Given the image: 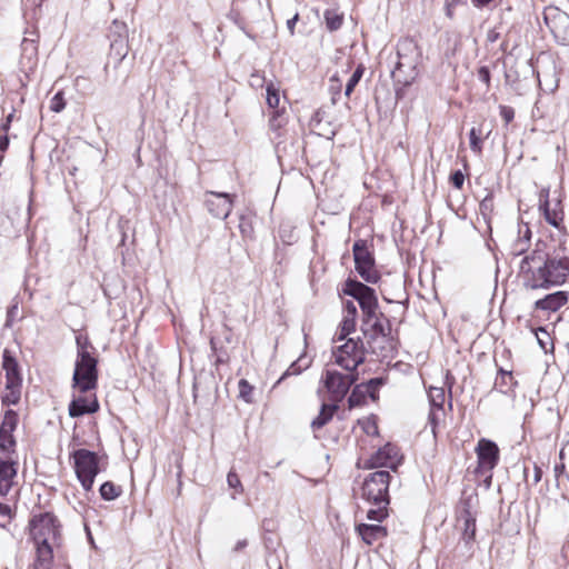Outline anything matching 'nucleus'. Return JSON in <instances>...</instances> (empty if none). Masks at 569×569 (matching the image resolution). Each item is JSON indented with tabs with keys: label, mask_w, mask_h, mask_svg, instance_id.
<instances>
[{
	"label": "nucleus",
	"mask_w": 569,
	"mask_h": 569,
	"mask_svg": "<svg viewBox=\"0 0 569 569\" xmlns=\"http://www.w3.org/2000/svg\"><path fill=\"white\" fill-rule=\"evenodd\" d=\"M562 249L549 252L547 243L538 241L535 249L520 262L519 276L526 289L548 290L563 284L569 277V257Z\"/></svg>",
	"instance_id": "f257e3e1"
},
{
	"label": "nucleus",
	"mask_w": 569,
	"mask_h": 569,
	"mask_svg": "<svg viewBox=\"0 0 569 569\" xmlns=\"http://www.w3.org/2000/svg\"><path fill=\"white\" fill-rule=\"evenodd\" d=\"M391 475L389 471L379 470L371 472L362 483V498L371 503L367 511L368 520L381 522L389 516V485Z\"/></svg>",
	"instance_id": "f03ea898"
},
{
	"label": "nucleus",
	"mask_w": 569,
	"mask_h": 569,
	"mask_svg": "<svg viewBox=\"0 0 569 569\" xmlns=\"http://www.w3.org/2000/svg\"><path fill=\"white\" fill-rule=\"evenodd\" d=\"M77 360L72 376V388L81 393L94 390L98 385V360L90 352L88 338L77 337Z\"/></svg>",
	"instance_id": "7ed1b4c3"
},
{
	"label": "nucleus",
	"mask_w": 569,
	"mask_h": 569,
	"mask_svg": "<svg viewBox=\"0 0 569 569\" xmlns=\"http://www.w3.org/2000/svg\"><path fill=\"white\" fill-rule=\"evenodd\" d=\"M421 51L412 39H402L397 44V61L391 71L396 83L410 86L418 77Z\"/></svg>",
	"instance_id": "20e7f679"
},
{
	"label": "nucleus",
	"mask_w": 569,
	"mask_h": 569,
	"mask_svg": "<svg viewBox=\"0 0 569 569\" xmlns=\"http://www.w3.org/2000/svg\"><path fill=\"white\" fill-rule=\"evenodd\" d=\"M343 293L356 299L362 311L363 319H372L379 310L376 291L369 286L352 279L345 282Z\"/></svg>",
	"instance_id": "39448f33"
},
{
	"label": "nucleus",
	"mask_w": 569,
	"mask_h": 569,
	"mask_svg": "<svg viewBox=\"0 0 569 569\" xmlns=\"http://www.w3.org/2000/svg\"><path fill=\"white\" fill-rule=\"evenodd\" d=\"M30 535L34 542L61 545L58 520L49 512L40 513L31 519Z\"/></svg>",
	"instance_id": "423d86ee"
},
{
	"label": "nucleus",
	"mask_w": 569,
	"mask_h": 569,
	"mask_svg": "<svg viewBox=\"0 0 569 569\" xmlns=\"http://www.w3.org/2000/svg\"><path fill=\"white\" fill-rule=\"evenodd\" d=\"M74 471L78 480L86 491L93 487L94 478L99 473V458L96 452L88 449H78L72 455Z\"/></svg>",
	"instance_id": "0eeeda50"
},
{
	"label": "nucleus",
	"mask_w": 569,
	"mask_h": 569,
	"mask_svg": "<svg viewBox=\"0 0 569 569\" xmlns=\"http://www.w3.org/2000/svg\"><path fill=\"white\" fill-rule=\"evenodd\" d=\"M355 268L358 274L369 283H376L380 279V273L376 268V261L372 251L369 249L367 240L359 239L352 246Z\"/></svg>",
	"instance_id": "6e6552de"
},
{
	"label": "nucleus",
	"mask_w": 569,
	"mask_h": 569,
	"mask_svg": "<svg viewBox=\"0 0 569 569\" xmlns=\"http://www.w3.org/2000/svg\"><path fill=\"white\" fill-rule=\"evenodd\" d=\"M335 362L347 371L356 372L365 361V349L360 338H349L333 350Z\"/></svg>",
	"instance_id": "1a4fd4ad"
},
{
	"label": "nucleus",
	"mask_w": 569,
	"mask_h": 569,
	"mask_svg": "<svg viewBox=\"0 0 569 569\" xmlns=\"http://www.w3.org/2000/svg\"><path fill=\"white\" fill-rule=\"evenodd\" d=\"M358 380V373L348 371L341 373L336 370H326L323 376V385L330 393V399L333 402L341 401L348 393L350 387Z\"/></svg>",
	"instance_id": "9d476101"
},
{
	"label": "nucleus",
	"mask_w": 569,
	"mask_h": 569,
	"mask_svg": "<svg viewBox=\"0 0 569 569\" xmlns=\"http://www.w3.org/2000/svg\"><path fill=\"white\" fill-rule=\"evenodd\" d=\"M108 37L110 39V57L120 63L129 52L127 24L113 20Z\"/></svg>",
	"instance_id": "9b49d317"
},
{
	"label": "nucleus",
	"mask_w": 569,
	"mask_h": 569,
	"mask_svg": "<svg viewBox=\"0 0 569 569\" xmlns=\"http://www.w3.org/2000/svg\"><path fill=\"white\" fill-rule=\"evenodd\" d=\"M539 210L550 226L558 230H565L562 202L558 198L549 199L548 190H542L540 193Z\"/></svg>",
	"instance_id": "f8f14e48"
},
{
	"label": "nucleus",
	"mask_w": 569,
	"mask_h": 569,
	"mask_svg": "<svg viewBox=\"0 0 569 569\" xmlns=\"http://www.w3.org/2000/svg\"><path fill=\"white\" fill-rule=\"evenodd\" d=\"M19 422L18 412L8 409L4 411L2 421L0 423V450L4 453L14 451L16 439L13 432L16 431Z\"/></svg>",
	"instance_id": "ddd939ff"
},
{
	"label": "nucleus",
	"mask_w": 569,
	"mask_h": 569,
	"mask_svg": "<svg viewBox=\"0 0 569 569\" xmlns=\"http://www.w3.org/2000/svg\"><path fill=\"white\" fill-rule=\"evenodd\" d=\"M478 465L480 469L491 471L499 461V448L492 440L481 438L476 447Z\"/></svg>",
	"instance_id": "4468645a"
},
{
	"label": "nucleus",
	"mask_w": 569,
	"mask_h": 569,
	"mask_svg": "<svg viewBox=\"0 0 569 569\" xmlns=\"http://www.w3.org/2000/svg\"><path fill=\"white\" fill-rule=\"evenodd\" d=\"M401 459L398 447L393 443H387L371 456L369 463L371 468L388 467L396 470Z\"/></svg>",
	"instance_id": "2eb2a0df"
},
{
	"label": "nucleus",
	"mask_w": 569,
	"mask_h": 569,
	"mask_svg": "<svg viewBox=\"0 0 569 569\" xmlns=\"http://www.w3.org/2000/svg\"><path fill=\"white\" fill-rule=\"evenodd\" d=\"M208 194L212 197V199L206 200L209 212L216 218L227 219L232 211L233 196L214 191H209Z\"/></svg>",
	"instance_id": "dca6fc26"
},
{
	"label": "nucleus",
	"mask_w": 569,
	"mask_h": 569,
	"mask_svg": "<svg viewBox=\"0 0 569 569\" xmlns=\"http://www.w3.org/2000/svg\"><path fill=\"white\" fill-rule=\"evenodd\" d=\"M27 34L21 41V64L32 69L38 59L39 34L37 31H27Z\"/></svg>",
	"instance_id": "f3484780"
},
{
	"label": "nucleus",
	"mask_w": 569,
	"mask_h": 569,
	"mask_svg": "<svg viewBox=\"0 0 569 569\" xmlns=\"http://www.w3.org/2000/svg\"><path fill=\"white\" fill-rule=\"evenodd\" d=\"M569 293L567 291H556L538 299L533 308L547 312H557L568 303Z\"/></svg>",
	"instance_id": "a211bd4d"
},
{
	"label": "nucleus",
	"mask_w": 569,
	"mask_h": 569,
	"mask_svg": "<svg viewBox=\"0 0 569 569\" xmlns=\"http://www.w3.org/2000/svg\"><path fill=\"white\" fill-rule=\"evenodd\" d=\"M99 410V402L96 395L89 397L73 398L69 403V416L78 418L86 413H94Z\"/></svg>",
	"instance_id": "6ab92c4d"
},
{
	"label": "nucleus",
	"mask_w": 569,
	"mask_h": 569,
	"mask_svg": "<svg viewBox=\"0 0 569 569\" xmlns=\"http://www.w3.org/2000/svg\"><path fill=\"white\" fill-rule=\"evenodd\" d=\"M17 472V461L0 458V496H6L11 490Z\"/></svg>",
	"instance_id": "aec40b11"
},
{
	"label": "nucleus",
	"mask_w": 569,
	"mask_h": 569,
	"mask_svg": "<svg viewBox=\"0 0 569 569\" xmlns=\"http://www.w3.org/2000/svg\"><path fill=\"white\" fill-rule=\"evenodd\" d=\"M2 368L6 371V386H22L18 361L8 350L2 355Z\"/></svg>",
	"instance_id": "412c9836"
},
{
	"label": "nucleus",
	"mask_w": 569,
	"mask_h": 569,
	"mask_svg": "<svg viewBox=\"0 0 569 569\" xmlns=\"http://www.w3.org/2000/svg\"><path fill=\"white\" fill-rule=\"evenodd\" d=\"M357 532L361 537L362 541L371 546L375 542L387 537V528L380 525L360 523L357 526Z\"/></svg>",
	"instance_id": "4be33fe9"
},
{
	"label": "nucleus",
	"mask_w": 569,
	"mask_h": 569,
	"mask_svg": "<svg viewBox=\"0 0 569 569\" xmlns=\"http://www.w3.org/2000/svg\"><path fill=\"white\" fill-rule=\"evenodd\" d=\"M34 546L37 557L33 563V569H51L53 560V550L54 548L60 547V545L34 542Z\"/></svg>",
	"instance_id": "5701e85b"
},
{
	"label": "nucleus",
	"mask_w": 569,
	"mask_h": 569,
	"mask_svg": "<svg viewBox=\"0 0 569 569\" xmlns=\"http://www.w3.org/2000/svg\"><path fill=\"white\" fill-rule=\"evenodd\" d=\"M458 521H462L463 523L461 540L466 546H470L476 538V517L468 508H463L460 512Z\"/></svg>",
	"instance_id": "b1692460"
},
{
	"label": "nucleus",
	"mask_w": 569,
	"mask_h": 569,
	"mask_svg": "<svg viewBox=\"0 0 569 569\" xmlns=\"http://www.w3.org/2000/svg\"><path fill=\"white\" fill-rule=\"evenodd\" d=\"M363 325L369 326L372 330L373 337H387L390 335L391 326L389 319L379 310H377L376 317L368 320L363 319Z\"/></svg>",
	"instance_id": "393cba45"
},
{
	"label": "nucleus",
	"mask_w": 569,
	"mask_h": 569,
	"mask_svg": "<svg viewBox=\"0 0 569 569\" xmlns=\"http://www.w3.org/2000/svg\"><path fill=\"white\" fill-rule=\"evenodd\" d=\"M338 409V405H327L323 403L321 406L320 412L318 416L311 421V428L313 430L321 429L323 426H326L333 417L335 412Z\"/></svg>",
	"instance_id": "a878e982"
},
{
	"label": "nucleus",
	"mask_w": 569,
	"mask_h": 569,
	"mask_svg": "<svg viewBox=\"0 0 569 569\" xmlns=\"http://www.w3.org/2000/svg\"><path fill=\"white\" fill-rule=\"evenodd\" d=\"M430 409L443 410L446 392L443 388L430 387L428 391Z\"/></svg>",
	"instance_id": "bb28decb"
},
{
	"label": "nucleus",
	"mask_w": 569,
	"mask_h": 569,
	"mask_svg": "<svg viewBox=\"0 0 569 569\" xmlns=\"http://www.w3.org/2000/svg\"><path fill=\"white\" fill-rule=\"evenodd\" d=\"M517 382L513 381V377L511 371H506L503 369L499 370V376L496 378V387L502 392L507 393L512 390V387Z\"/></svg>",
	"instance_id": "cd10ccee"
},
{
	"label": "nucleus",
	"mask_w": 569,
	"mask_h": 569,
	"mask_svg": "<svg viewBox=\"0 0 569 569\" xmlns=\"http://www.w3.org/2000/svg\"><path fill=\"white\" fill-rule=\"evenodd\" d=\"M356 319L357 316L343 315L339 332L337 333V341L345 340L347 336L356 330Z\"/></svg>",
	"instance_id": "c85d7f7f"
},
{
	"label": "nucleus",
	"mask_w": 569,
	"mask_h": 569,
	"mask_svg": "<svg viewBox=\"0 0 569 569\" xmlns=\"http://www.w3.org/2000/svg\"><path fill=\"white\" fill-rule=\"evenodd\" d=\"M325 22L329 31H337L341 28L343 22V14L339 13L338 10L328 9L325 11Z\"/></svg>",
	"instance_id": "c756f323"
},
{
	"label": "nucleus",
	"mask_w": 569,
	"mask_h": 569,
	"mask_svg": "<svg viewBox=\"0 0 569 569\" xmlns=\"http://www.w3.org/2000/svg\"><path fill=\"white\" fill-rule=\"evenodd\" d=\"M22 386H6V392L1 396L3 406L17 405L21 398Z\"/></svg>",
	"instance_id": "7c9ffc66"
},
{
	"label": "nucleus",
	"mask_w": 569,
	"mask_h": 569,
	"mask_svg": "<svg viewBox=\"0 0 569 569\" xmlns=\"http://www.w3.org/2000/svg\"><path fill=\"white\" fill-rule=\"evenodd\" d=\"M99 491L103 500L111 501L117 499L121 495L122 489L121 487L116 486L111 481H106L104 483L101 485Z\"/></svg>",
	"instance_id": "2f4dec72"
},
{
	"label": "nucleus",
	"mask_w": 569,
	"mask_h": 569,
	"mask_svg": "<svg viewBox=\"0 0 569 569\" xmlns=\"http://www.w3.org/2000/svg\"><path fill=\"white\" fill-rule=\"evenodd\" d=\"M366 389L362 386L356 385L355 388L351 391V395L348 398V405L349 408L360 407L365 405L367 392L363 390Z\"/></svg>",
	"instance_id": "473e14b6"
},
{
	"label": "nucleus",
	"mask_w": 569,
	"mask_h": 569,
	"mask_svg": "<svg viewBox=\"0 0 569 569\" xmlns=\"http://www.w3.org/2000/svg\"><path fill=\"white\" fill-rule=\"evenodd\" d=\"M239 230L242 237L252 238L254 230L251 213H241L239 216Z\"/></svg>",
	"instance_id": "72a5a7b5"
},
{
	"label": "nucleus",
	"mask_w": 569,
	"mask_h": 569,
	"mask_svg": "<svg viewBox=\"0 0 569 569\" xmlns=\"http://www.w3.org/2000/svg\"><path fill=\"white\" fill-rule=\"evenodd\" d=\"M363 71H365V68L362 64H359L356 68V70L353 71V73L351 74V77L349 78V80L347 82L346 90H345L346 97H350L355 87L359 83L360 79L362 78Z\"/></svg>",
	"instance_id": "f704fd0d"
},
{
	"label": "nucleus",
	"mask_w": 569,
	"mask_h": 569,
	"mask_svg": "<svg viewBox=\"0 0 569 569\" xmlns=\"http://www.w3.org/2000/svg\"><path fill=\"white\" fill-rule=\"evenodd\" d=\"M382 385L381 378H372L368 382L359 383V386L365 387L363 389L367 392V396L370 397L372 400L378 399V389Z\"/></svg>",
	"instance_id": "c9c22d12"
},
{
	"label": "nucleus",
	"mask_w": 569,
	"mask_h": 569,
	"mask_svg": "<svg viewBox=\"0 0 569 569\" xmlns=\"http://www.w3.org/2000/svg\"><path fill=\"white\" fill-rule=\"evenodd\" d=\"M493 196L491 193H488L479 204L480 213L486 220H490L491 214L493 212Z\"/></svg>",
	"instance_id": "e433bc0d"
},
{
	"label": "nucleus",
	"mask_w": 569,
	"mask_h": 569,
	"mask_svg": "<svg viewBox=\"0 0 569 569\" xmlns=\"http://www.w3.org/2000/svg\"><path fill=\"white\" fill-rule=\"evenodd\" d=\"M358 423L360 425L363 432L368 436H378V425L375 419V417H368L362 420H359Z\"/></svg>",
	"instance_id": "4c0bfd02"
},
{
	"label": "nucleus",
	"mask_w": 569,
	"mask_h": 569,
	"mask_svg": "<svg viewBox=\"0 0 569 569\" xmlns=\"http://www.w3.org/2000/svg\"><path fill=\"white\" fill-rule=\"evenodd\" d=\"M238 390H239V398H241L247 403L252 402L253 388L246 379H241L238 382Z\"/></svg>",
	"instance_id": "58836bf2"
},
{
	"label": "nucleus",
	"mask_w": 569,
	"mask_h": 569,
	"mask_svg": "<svg viewBox=\"0 0 569 569\" xmlns=\"http://www.w3.org/2000/svg\"><path fill=\"white\" fill-rule=\"evenodd\" d=\"M530 229L526 226L523 237H520L513 244V253L520 256L528 249V242L530 240Z\"/></svg>",
	"instance_id": "ea45409f"
},
{
	"label": "nucleus",
	"mask_w": 569,
	"mask_h": 569,
	"mask_svg": "<svg viewBox=\"0 0 569 569\" xmlns=\"http://www.w3.org/2000/svg\"><path fill=\"white\" fill-rule=\"evenodd\" d=\"M280 102L279 91L272 83L267 86V103L270 108H278Z\"/></svg>",
	"instance_id": "a19ab883"
},
{
	"label": "nucleus",
	"mask_w": 569,
	"mask_h": 569,
	"mask_svg": "<svg viewBox=\"0 0 569 569\" xmlns=\"http://www.w3.org/2000/svg\"><path fill=\"white\" fill-rule=\"evenodd\" d=\"M470 148L473 152L480 153L482 150V140L476 128H471L469 132Z\"/></svg>",
	"instance_id": "79ce46f5"
},
{
	"label": "nucleus",
	"mask_w": 569,
	"mask_h": 569,
	"mask_svg": "<svg viewBox=\"0 0 569 569\" xmlns=\"http://www.w3.org/2000/svg\"><path fill=\"white\" fill-rule=\"evenodd\" d=\"M66 107V102L63 99V93L61 91L57 92L51 101H50V110L53 112H61Z\"/></svg>",
	"instance_id": "37998d69"
},
{
	"label": "nucleus",
	"mask_w": 569,
	"mask_h": 569,
	"mask_svg": "<svg viewBox=\"0 0 569 569\" xmlns=\"http://www.w3.org/2000/svg\"><path fill=\"white\" fill-rule=\"evenodd\" d=\"M227 482H228V486L232 489H236L238 493H242L243 492V486L240 481V478L239 476L230 470L228 476H227Z\"/></svg>",
	"instance_id": "c03bdc74"
},
{
	"label": "nucleus",
	"mask_w": 569,
	"mask_h": 569,
	"mask_svg": "<svg viewBox=\"0 0 569 569\" xmlns=\"http://www.w3.org/2000/svg\"><path fill=\"white\" fill-rule=\"evenodd\" d=\"M12 519V510L8 505L0 502V528H4Z\"/></svg>",
	"instance_id": "a18cd8bd"
},
{
	"label": "nucleus",
	"mask_w": 569,
	"mask_h": 569,
	"mask_svg": "<svg viewBox=\"0 0 569 569\" xmlns=\"http://www.w3.org/2000/svg\"><path fill=\"white\" fill-rule=\"evenodd\" d=\"M443 415H445L443 410L430 409L428 420H429V423L431 425L433 435H436V427L442 419Z\"/></svg>",
	"instance_id": "49530a36"
},
{
	"label": "nucleus",
	"mask_w": 569,
	"mask_h": 569,
	"mask_svg": "<svg viewBox=\"0 0 569 569\" xmlns=\"http://www.w3.org/2000/svg\"><path fill=\"white\" fill-rule=\"evenodd\" d=\"M500 116L505 120L506 123H509L515 118V110L511 107L508 106H500Z\"/></svg>",
	"instance_id": "de8ad7c7"
},
{
	"label": "nucleus",
	"mask_w": 569,
	"mask_h": 569,
	"mask_svg": "<svg viewBox=\"0 0 569 569\" xmlns=\"http://www.w3.org/2000/svg\"><path fill=\"white\" fill-rule=\"evenodd\" d=\"M450 181L455 188L461 189L465 182V176L460 170H457L450 176Z\"/></svg>",
	"instance_id": "09e8293b"
},
{
	"label": "nucleus",
	"mask_w": 569,
	"mask_h": 569,
	"mask_svg": "<svg viewBox=\"0 0 569 569\" xmlns=\"http://www.w3.org/2000/svg\"><path fill=\"white\" fill-rule=\"evenodd\" d=\"M478 79L483 82L487 88L490 86V70L488 67L482 66L478 70Z\"/></svg>",
	"instance_id": "8fccbe9b"
},
{
	"label": "nucleus",
	"mask_w": 569,
	"mask_h": 569,
	"mask_svg": "<svg viewBox=\"0 0 569 569\" xmlns=\"http://www.w3.org/2000/svg\"><path fill=\"white\" fill-rule=\"evenodd\" d=\"M559 458H560V461H566L567 462V466H568V475H567V477L569 478V440L561 448V450L559 452Z\"/></svg>",
	"instance_id": "3c124183"
},
{
	"label": "nucleus",
	"mask_w": 569,
	"mask_h": 569,
	"mask_svg": "<svg viewBox=\"0 0 569 569\" xmlns=\"http://www.w3.org/2000/svg\"><path fill=\"white\" fill-rule=\"evenodd\" d=\"M301 372V368L297 365V362L291 363V366L287 369V371L280 377L278 383L283 380L287 376L299 375Z\"/></svg>",
	"instance_id": "603ef678"
},
{
	"label": "nucleus",
	"mask_w": 569,
	"mask_h": 569,
	"mask_svg": "<svg viewBox=\"0 0 569 569\" xmlns=\"http://www.w3.org/2000/svg\"><path fill=\"white\" fill-rule=\"evenodd\" d=\"M343 315H349V316H357L358 315L357 307H356V305L352 301H347L345 303Z\"/></svg>",
	"instance_id": "864d4df0"
},
{
	"label": "nucleus",
	"mask_w": 569,
	"mask_h": 569,
	"mask_svg": "<svg viewBox=\"0 0 569 569\" xmlns=\"http://www.w3.org/2000/svg\"><path fill=\"white\" fill-rule=\"evenodd\" d=\"M298 20H299V14L296 13L291 19H289L287 21V28H288L290 34L295 33V26H296Z\"/></svg>",
	"instance_id": "5fc2aeb1"
},
{
	"label": "nucleus",
	"mask_w": 569,
	"mask_h": 569,
	"mask_svg": "<svg viewBox=\"0 0 569 569\" xmlns=\"http://www.w3.org/2000/svg\"><path fill=\"white\" fill-rule=\"evenodd\" d=\"M9 147V137L8 134L0 133V153H3Z\"/></svg>",
	"instance_id": "6e6d98bb"
},
{
	"label": "nucleus",
	"mask_w": 569,
	"mask_h": 569,
	"mask_svg": "<svg viewBox=\"0 0 569 569\" xmlns=\"http://www.w3.org/2000/svg\"><path fill=\"white\" fill-rule=\"evenodd\" d=\"M541 477H542V469L538 465H535L533 466V485H537L541 480Z\"/></svg>",
	"instance_id": "4d7b16f0"
},
{
	"label": "nucleus",
	"mask_w": 569,
	"mask_h": 569,
	"mask_svg": "<svg viewBox=\"0 0 569 569\" xmlns=\"http://www.w3.org/2000/svg\"><path fill=\"white\" fill-rule=\"evenodd\" d=\"M566 468H568L566 461H561L559 465H556L555 466V475H556V477L559 478V476L565 472Z\"/></svg>",
	"instance_id": "13d9d810"
},
{
	"label": "nucleus",
	"mask_w": 569,
	"mask_h": 569,
	"mask_svg": "<svg viewBox=\"0 0 569 569\" xmlns=\"http://www.w3.org/2000/svg\"><path fill=\"white\" fill-rule=\"evenodd\" d=\"M10 122L4 120L1 124H0V133L1 134H7L9 129H10Z\"/></svg>",
	"instance_id": "bf43d9fd"
},
{
	"label": "nucleus",
	"mask_w": 569,
	"mask_h": 569,
	"mask_svg": "<svg viewBox=\"0 0 569 569\" xmlns=\"http://www.w3.org/2000/svg\"><path fill=\"white\" fill-rule=\"evenodd\" d=\"M492 0H472V3L477 8H482L489 4Z\"/></svg>",
	"instance_id": "052dcab7"
},
{
	"label": "nucleus",
	"mask_w": 569,
	"mask_h": 569,
	"mask_svg": "<svg viewBox=\"0 0 569 569\" xmlns=\"http://www.w3.org/2000/svg\"><path fill=\"white\" fill-rule=\"evenodd\" d=\"M557 16H558V19H559V21L561 23H563V24L569 27V16L568 14L561 12V13H558Z\"/></svg>",
	"instance_id": "680f3d73"
},
{
	"label": "nucleus",
	"mask_w": 569,
	"mask_h": 569,
	"mask_svg": "<svg viewBox=\"0 0 569 569\" xmlns=\"http://www.w3.org/2000/svg\"><path fill=\"white\" fill-rule=\"evenodd\" d=\"M248 545L247 540L243 539V540H239L236 546H234V551H240L242 550L243 548H246Z\"/></svg>",
	"instance_id": "e2e57ef3"
},
{
	"label": "nucleus",
	"mask_w": 569,
	"mask_h": 569,
	"mask_svg": "<svg viewBox=\"0 0 569 569\" xmlns=\"http://www.w3.org/2000/svg\"><path fill=\"white\" fill-rule=\"evenodd\" d=\"M17 310H18V306H17V305L12 306V307L8 310V317H9V318H10V317H13V316H14V313L17 312Z\"/></svg>",
	"instance_id": "0e129e2a"
},
{
	"label": "nucleus",
	"mask_w": 569,
	"mask_h": 569,
	"mask_svg": "<svg viewBox=\"0 0 569 569\" xmlns=\"http://www.w3.org/2000/svg\"><path fill=\"white\" fill-rule=\"evenodd\" d=\"M538 342H539L540 347H541L545 351H547V342L545 341V339H542V338H540V337L538 336Z\"/></svg>",
	"instance_id": "69168bd1"
},
{
	"label": "nucleus",
	"mask_w": 569,
	"mask_h": 569,
	"mask_svg": "<svg viewBox=\"0 0 569 569\" xmlns=\"http://www.w3.org/2000/svg\"><path fill=\"white\" fill-rule=\"evenodd\" d=\"M210 346H211V350H212L213 352H217V343H216L214 338H211V339H210Z\"/></svg>",
	"instance_id": "338daca9"
},
{
	"label": "nucleus",
	"mask_w": 569,
	"mask_h": 569,
	"mask_svg": "<svg viewBox=\"0 0 569 569\" xmlns=\"http://www.w3.org/2000/svg\"><path fill=\"white\" fill-rule=\"evenodd\" d=\"M566 349H567V356H568V368L569 369V342L566 345Z\"/></svg>",
	"instance_id": "774afa93"
}]
</instances>
